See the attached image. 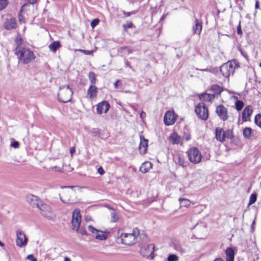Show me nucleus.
I'll use <instances>...</instances> for the list:
<instances>
[{"label":"nucleus","instance_id":"obj_22","mask_svg":"<svg viewBox=\"0 0 261 261\" xmlns=\"http://www.w3.org/2000/svg\"><path fill=\"white\" fill-rule=\"evenodd\" d=\"M180 140V137L176 133H172L170 136V140L173 144H179Z\"/></svg>","mask_w":261,"mask_h":261},{"label":"nucleus","instance_id":"obj_48","mask_svg":"<svg viewBox=\"0 0 261 261\" xmlns=\"http://www.w3.org/2000/svg\"><path fill=\"white\" fill-rule=\"evenodd\" d=\"M80 51L82 53H83L85 55H90L92 54L91 50H84V49H80Z\"/></svg>","mask_w":261,"mask_h":261},{"label":"nucleus","instance_id":"obj_57","mask_svg":"<svg viewBox=\"0 0 261 261\" xmlns=\"http://www.w3.org/2000/svg\"><path fill=\"white\" fill-rule=\"evenodd\" d=\"M70 152L71 155L75 152V149L74 147H72L70 149Z\"/></svg>","mask_w":261,"mask_h":261},{"label":"nucleus","instance_id":"obj_34","mask_svg":"<svg viewBox=\"0 0 261 261\" xmlns=\"http://www.w3.org/2000/svg\"><path fill=\"white\" fill-rule=\"evenodd\" d=\"M254 122L255 124L261 128V115L257 114L255 116L254 118Z\"/></svg>","mask_w":261,"mask_h":261},{"label":"nucleus","instance_id":"obj_45","mask_svg":"<svg viewBox=\"0 0 261 261\" xmlns=\"http://www.w3.org/2000/svg\"><path fill=\"white\" fill-rule=\"evenodd\" d=\"M11 146L14 148H18L19 146V143L17 141H13L11 143Z\"/></svg>","mask_w":261,"mask_h":261},{"label":"nucleus","instance_id":"obj_49","mask_svg":"<svg viewBox=\"0 0 261 261\" xmlns=\"http://www.w3.org/2000/svg\"><path fill=\"white\" fill-rule=\"evenodd\" d=\"M240 53L241 55L247 60H248V56L247 54L242 49H240Z\"/></svg>","mask_w":261,"mask_h":261},{"label":"nucleus","instance_id":"obj_4","mask_svg":"<svg viewBox=\"0 0 261 261\" xmlns=\"http://www.w3.org/2000/svg\"><path fill=\"white\" fill-rule=\"evenodd\" d=\"M73 91L69 85L60 87L58 94V98L61 102L66 103L69 101L72 98Z\"/></svg>","mask_w":261,"mask_h":261},{"label":"nucleus","instance_id":"obj_28","mask_svg":"<svg viewBox=\"0 0 261 261\" xmlns=\"http://www.w3.org/2000/svg\"><path fill=\"white\" fill-rule=\"evenodd\" d=\"M179 201L181 206L189 207L190 205L191 202L187 199L180 198Z\"/></svg>","mask_w":261,"mask_h":261},{"label":"nucleus","instance_id":"obj_36","mask_svg":"<svg viewBox=\"0 0 261 261\" xmlns=\"http://www.w3.org/2000/svg\"><path fill=\"white\" fill-rule=\"evenodd\" d=\"M202 71H205L213 73H217L219 71V69L214 67H208L205 69H201Z\"/></svg>","mask_w":261,"mask_h":261},{"label":"nucleus","instance_id":"obj_38","mask_svg":"<svg viewBox=\"0 0 261 261\" xmlns=\"http://www.w3.org/2000/svg\"><path fill=\"white\" fill-rule=\"evenodd\" d=\"M178 259V257L175 254H170L168 256L167 260L168 261H177Z\"/></svg>","mask_w":261,"mask_h":261},{"label":"nucleus","instance_id":"obj_9","mask_svg":"<svg viewBox=\"0 0 261 261\" xmlns=\"http://www.w3.org/2000/svg\"><path fill=\"white\" fill-rule=\"evenodd\" d=\"M16 237V243L17 246L22 247L27 245L28 240L24 232L21 230H18Z\"/></svg>","mask_w":261,"mask_h":261},{"label":"nucleus","instance_id":"obj_35","mask_svg":"<svg viewBox=\"0 0 261 261\" xmlns=\"http://www.w3.org/2000/svg\"><path fill=\"white\" fill-rule=\"evenodd\" d=\"M256 198H257L256 194L252 193L250 196L249 201L248 203L249 205H251L253 203H254L256 201Z\"/></svg>","mask_w":261,"mask_h":261},{"label":"nucleus","instance_id":"obj_5","mask_svg":"<svg viewBox=\"0 0 261 261\" xmlns=\"http://www.w3.org/2000/svg\"><path fill=\"white\" fill-rule=\"evenodd\" d=\"M187 155L190 162L197 164L199 163L202 159L201 152L196 147H193L187 151Z\"/></svg>","mask_w":261,"mask_h":261},{"label":"nucleus","instance_id":"obj_19","mask_svg":"<svg viewBox=\"0 0 261 261\" xmlns=\"http://www.w3.org/2000/svg\"><path fill=\"white\" fill-rule=\"evenodd\" d=\"M215 137L217 140L223 142L225 141L224 131L222 128H217L215 130Z\"/></svg>","mask_w":261,"mask_h":261},{"label":"nucleus","instance_id":"obj_50","mask_svg":"<svg viewBox=\"0 0 261 261\" xmlns=\"http://www.w3.org/2000/svg\"><path fill=\"white\" fill-rule=\"evenodd\" d=\"M97 171L100 175H103L105 173L104 170L102 167L98 168L97 169Z\"/></svg>","mask_w":261,"mask_h":261},{"label":"nucleus","instance_id":"obj_56","mask_svg":"<svg viewBox=\"0 0 261 261\" xmlns=\"http://www.w3.org/2000/svg\"><path fill=\"white\" fill-rule=\"evenodd\" d=\"M255 9H258L259 8V2L258 1L255 2Z\"/></svg>","mask_w":261,"mask_h":261},{"label":"nucleus","instance_id":"obj_20","mask_svg":"<svg viewBox=\"0 0 261 261\" xmlns=\"http://www.w3.org/2000/svg\"><path fill=\"white\" fill-rule=\"evenodd\" d=\"M98 90L94 85H90L87 91V95L90 99H93L97 96Z\"/></svg>","mask_w":261,"mask_h":261},{"label":"nucleus","instance_id":"obj_32","mask_svg":"<svg viewBox=\"0 0 261 261\" xmlns=\"http://www.w3.org/2000/svg\"><path fill=\"white\" fill-rule=\"evenodd\" d=\"M244 102L241 100H237L236 102V108L238 111H241L244 107Z\"/></svg>","mask_w":261,"mask_h":261},{"label":"nucleus","instance_id":"obj_2","mask_svg":"<svg viewBox=\"0 0 261 261\" xmlns=\"http://www.w3.org/2000/svg\"><path fill=\"white\" fill-rule=\"evenodd\" d=\"M15 53L18 56L19 60L24 64L32 62L35 59V55L33 51L26 47L17 46Z\"/></svg>","mask_w":261,"mask_h":261},{"label":"nucleus","instance_id":"obj_43","mask_svg":"<svg viewBox=\"0 0 261 261\" xmlns=\"http://www.w3.org/2000/svg\"><path fill=\"white\" fill-rule=\"evenodd\" d=\"M137 12V11H136V10L132 11L129 12H126L124 11H123V13L126 17H129L131 15H134V14H136Z\"/></svg>","mask_w":261,"mask_h":261},{"label":"nucleus","instance_id":"obj_13","mask_svg":"<svg viewBox=\"0 0 261 261\" xmlns=\"http://www.w3.org/2000/svg\"><path fill=\"white\" fill-rule=\"evenodd\" d=\"M110 104L107 101H103L98 103L96 106V112L100 115L102 113H107L110 109Z\"/></svg>","mask_w":261,"mask_h":261},{"label":"nucleus","instance_id":"obj_42","mask_svg":"<svg viewBox=\"0 0 261 261\" xmlns=\"http://www.w3.org/2000/svg\"><path fill=\"white\" fill-rule=\"evenodd\" d=\"M99 22V20L98 18L93 19L91 22V26L92 28L95 27Z\"/></svg>","mask_w":261,"mask_h":261},{"label":"nucleus","instance_id":"obj_44","mask_svg":"<svg viewBox=\"0 0 261 261\" xmlns=\"http://www.w3.org/2000/svg\"><path fill=\"white\" fill-rule=\"evenodd\" d=\"M50 169L51 170V171H54V172H57V171L62 172V168H61L58 166H56L51 167Z\"/></svg>","mask_w":261,"mask_h":261},{"label":"nucleus","instance_id":"obj_1","mask_svg":"<svg viewBox=\"0 0 261 261\" xmlns=\"http://www.w3.org/2000/svg\"><path fill=\"white\" fill-rule=\"evenodd\" d=\"M28 201L32 206L37 207L40 210L42 215L44 217L49 220H52L54 218L55 215L50 207L46 204H39L37 196L33 195H29L28 197Z\"/></svg>","mask_w":261,"mask_h":261},{"label":"nucleus","instance_id":"obj_11","mask_svg":"<svg viewBox=\"0 0 261 261\" xmlns=\"http://www.w3.org/2000/svg\"><path fill=\"white\" fill-rule=\"evenodd\" d=\"M154 246L153 244L148 245L142 248L141 250V254L147 257L152 259L153 258Z\"/></svg>","mask_w":261,"mask_h":261},{"label":"nucleus","instance_id":"obj_39","mask_svg":"<svg viewBox=\"0 0 261 261\" xmlns=\"http://www.w3.org/2000/svg\"><path fill=\"white\" fill-rule=\"evenodd\" d=\"M95 238L97 240L103 241V240H105L107 239V236L106 234H103V233L97 234Z\"/></svg>","mask_w":261,"mask_h":261},{"label":"nucleus","instance_id":"obj_46","mask_svg":"<svg viewBox=\"0 0 261 261\" xmlns=\"http://www.w3.org/2000/svg\"><path fill=\"white\" fill-rule=\"evenodd\" d=\"M27 258L31 261H37V259L34 257L33 254L28 255Z\"/></svg>","mask_w":261,"mask_h":261},{"label":"nucleus","instance_id":"obj_40","mask_svg":"<svg viewBox=\"0 0 261 261\" xmlns=\"http://www.w3.org/2000/svg\"><path fill=\"white\" fill-rule=\"evenodd\" d=\"M88 230L91 232H92V233H98V232H101L100 230H98L95 228H94L91 225H89L88 227ZM101 232H103L102 231H101Z\"/></svg>","mask_w":261,"mask_h":261},{"label":"nucleus","instance_id":"obj_7","mask_svg":"<svg viewBox=\"0 0 261 261\" xmlns=\"http://www.w3.org/2000/svg\"><path fill=\"white\" fill-rule=\"evenodd\" d=\"M195 113L199 118L206 120L208 117V112L205 104L203 102L198 103L195 107Z\"/></svg>","mask_w":261,"mask_h":261},{"label":"nucleus","instance_id":"obj_55","mask_svg":"<svg viewBox=\"0 0 261 261\" xmlns=\"http://www.w3.org/2000/svg\"><path fill=\"white\" fill-rule=\"evenodd\" d=\"M185 139L186 141H189L190 139H191V136L190 135H187L186 136H185Z\"/></svg>","mask_w":261,"mask_h":261},{"label":"nucleus","instance_id":"obj_18","mask_svg":"<svg viewBox=\"0 0 261 261\" xmlns=\"http://www.w3.org/2000/svg\"><path fill=\"white\" fill-rule=\"evenodd\" d=\"M16 21L14 18H11L6 20L4 23V28L6 30H11L15 29L16 27Z\"/></svg>","mask_w":261,"mask_h":261},{"label":"nucleus","instance_id":"obj_30","mask_svg":"<svg viewBox=\"0 0 261 261\" xmlns=\"http://www.w3.org/2000/svg\"><path fill=\"white\" fill-rule=\"evenodd\" d=\"M88 77L91 83V85H94L96 82L95 74L93 72H90L88 74Z\"/></svg>","mask_w":261,"mask_h":261},{"label":"nucleus","instance_id":"obj_58","mask_svg":"<svg viewBox=\"0 0 261 261\" xmlns=\"http://www.w3.org/2000/svg\"><path fill=\"white\" fill-rule=\"evenodd\" d=\"M255 223V220H254V221L252 222V223L251 224V229L252 230H253L254 229Z\"/></svg>","mask_w":261,"mask_h":261},{"label":"nucleus","instance_id":"obj_16","mask_svg":"<svg viewBox=\"0 0 261 261\" xmlns=\"http://www.w3.org/2000/svg\"><path fill=\"white\" fill-rule=\"evenodd\" d=\"M202 27L201 21L196 18L192 27V31L193 34L200 35L202 30Z\"/></svg>","mask_w":261,"mask_h":261},{"label":"nucleus","instance_id":"obj_23","mask_svg":"<svg viewBox=\"0 0 261 261\" xmlns=\"http://www.w3.org/2000/svg\"><path fill=\"white\" fill-rule=\"evenodd\" d=\"M215 95L214 94L202 93L199 95V99L201 100H206L210 101L214 99Z\"/></svg>","mask_w":261,"mask_h":261},{"label":"nucleus","instance_id":"obj_27","mask_svg":"<svg viewBox=\"0 0 261 261\" xmlns=\"http://www.w3.org/2000/svg\"><path fill=\"white\" fill-rule=\"evenodd\" d=\"M60 46V44L59 41H54L49 45L48 47L51 51L56 52L57 48H58Z\"/></svg>","mask_w":261,"mask_h":261},{"label":"nucleus","instance_id":"obj_31","mask_svg":"<svg viewBox=\"0 0 261 261\" xmlns=\"http://www.w3.org/2000/svg\"><path fill=\"white\" fill-rule=\"evenodd\" d=\"M224 137L225 139H232L233 137V132L230 129H227L224 131Z\"/></svg>","mask_w":261,"mask_h":261},{"label":"nucleus","instance_id":"obj_54","mask_svg":"<svg viewBox=\"0 0 261 261\" xmlns=\"http://www.w3.org/2000/svg\"><path fill=\"white\" fill-rule=\"evenodd\" d=\"M79 231L80 233H81L82 234H86V233L85 232V230H83V229H79V230L77 231Z\"/></svg>","mask_w":261,"mask_h":261},{"label":"nucleus","instance_id":"obj_6","mask_svg":"<svg viewBox=\"0 0 261 261\" xmlns=\"http://www.w3.org/2000/svg\"><path fill=\"white\" fill-rule=\"evenodd\" d=\"M236 64L235 62L232 61H228L227 63L223 64L221 67L220 71L221 72L222 75L225 77H228L231 74L233 73Z\"/></svg>","mask_w":261,"mask_h":261},{"label":"nucleus","instance_id":"obj_37","mask_svg":"<svg viewBox=\"0 0 261 261\" xmlns=\"http://www.w3.org/2000/svg\"><path fill=\"white\" fill-rule=\"evenodd\" d=\"M8 4V0H0V11L5 9Z\"/></svg>","mask_w":261,"mask_h":261},{"label":"nucleus","instance_id":"obj_60","mask_svg":"<svg viewBox=\"0 0 261 261\" xmlns=\"http://www.w3.org/2000/svg\"><path fill=\"white\" fill-rule=\"evenodd\" d=\"M119 82V80H117V81L115 82V83H114V86H115V88H117Z\"/></svg>","mask_w":261,"mask_h":261},{"label":"nucleus","instance_id":"obj_51","mask_svg":"<svg viewBox=\"0 0 261 261\" xmlns=\"http://www.w3.org/2000/svg\"><path fill=\"white\" fill-rule=\"evenodd\" d=\"M237 33L239 35H241L242 34V30H241V27L240 24H239L237 27Z\"/></svg>","mask_w":261,"mask_h":261},{"label":"nucleus","instance_id":"obj_3","mask_svg":"<svg viewBox=\"0 0 261 261\" xmlns=\"http://www.w3.org/2000/svg\"><path fill=\"white\" fill-rule=\"evenodd\" d=\"M139 234V229L136 227L133 228L130 233H122L120 237L117 238V241L125 245H132L137 242V239Z\"/></svg>","mask_w":261,"mask_h":261},{"label":"nucleus","instance_id":"obj_59","mask_svg":"<svg viewBox=\"0 0 261 261\" xmlns=\"http://www.w3.org/2000/svg\"><path fill=\"white\" fill-rule=\"evenodd\" d=\"M146 115V114L145 112H144L143 111H142L141 113H140V117L141 118H143Z\"/></svg>","mask_w":261,"mask_h":261},{"label":"nucleus","instance_id":"obj_8","mask_svg":"<svg viewBox=\"0 0 261 261\" xmlns=\"http://www.w3.org/2000/svg\"><path fill=\"white\" fill-rule=\"evenodd\" d=\"M81 223V215L79 209H75L72 215V229L78 231Z\"/></svg>","mask_w":261,"mask_h":261},{"label":"nucleus","instance_id":"obj_29","mask_svg":"<svg viewBox=\"0 0 261 261\" xmlns=\"http://www.w3.org/2000/svg\"><path fill=\"white\" fill-rule=\"evenodd\" d=\"M175 163L178 164L182 167L187 166V163L185 162L184 159L180 156H177V158L175 159Z\"/></svg>","mask_w":261,"mask_h":261},{"label":"nucleus","instance_id":"obj_10","mask_svg":"<svg viewBox=\"0 0 261 261\" xmlns=\"http://www.w3.org/2000/svg\"><path fill=\"white\" fill-rule=\"evenodd\" d=\"M176 119L175 113L172 111H168L164 115V122L166 125H171L175 123Z\"/></svg>","mask_w":261,"mask_h":261},{"label":"nucleus","instance_id":"obj_12","mask_svg":"<svg viewBox=\"0 0 261 261\" xmlns=\"http://www.w3.org/2000/svg\"><path fill=\"white\" fill-rule=\"evenodd\" d=\"M216 112L223 121H226L228 117L227 109L223 105H219L216 107Z\"/></svg>","mask_w":261,"mask_h":261},{"label":"nucleus","instance_id":"obj_17","mask_svg":"<svg viewBox=\"0 0 261 261\" xmlns=\"http://www.w3.org/2000/svg\"><path fill=\"white\" fill-rule=\"evenodd\" d=\"M148 146V140L143 136H140V143L139 145V151L141 154H144Z\"/></svg>","mask_w":261,"mask_h":261},{"label":"nucleus","instance_id":"obj_25","mask_svg":"<svg viewBox=\"0 0 261 261\" xmlns=\"http://www.w3.org/2000/svg\"><path fill=\"white\" fill-rule=\"evenodd\" d=\"M109 209L111 210V221L112 222L115 223L119 219V217L118 215L116 214L114 210L111 207L108 206H107Z\"/></svg>","mask_w":261,"mask_h":261},{"label":"nucleus","instance_id":"obj_63","mask_svg":"<svg viewBox=\"0 0 261 261\" xmlns=\"http://www.w3.org/2000/svg\"><path fill=\"white\" fill-rule=\"evenodd\" d=\"M125 65L126 66L129 67V68H132L129 63L127 61L125 62Z\"/></svg>","mask_w":261,"mask_h":261},{"label":"nucleus","instance_id":"obj_61","mask_svg":"<svg viewBox=\"0 0 261 261\" xmlns=\"http://www.w3.org/2000/svg\"><path fill=\"white\" fill-rule=\"evenodd\" d=\"M93 133L95 134H97L99 133V130L98 129H94L93 130Z\"/></svg>","mask_w":261,"mask_h":261},{"label":"nucleus","instance_id":"obj_14","mask_svg":"<svg viewBox=\"0 0 261 261\" xmlns=\"http://www.w3.org/2000/svg\"><path fill=\"white\" fill-rule=\"evenodd\" d=\"M226 261H234V253L232 248H227L225 250ZM214 261H224L221 258H217Z\"/></svg>","mask_w":261,"mask_h":261},{"label":"nucleus","instance_id":"obj_15","mask_svg":"<svg viewBox=\"0 0 261 261\" xmlns=\"http://www.w3.org/2000/svg\"><path fill=\"white\" fill-rule=\"evenodd\" d=\"M252 113V109L250 106H248L245 107L242 114L243 121L246 122L249 120Z\"/></svg>","mask_w":261,"mask_h":261},{"label":"nucleus","instance_id":"obj_26","mask_svg":"<svg viewBox=\"0 0 261 261\" xmlns=\"http://www.w3.org/2000/svg\"><path fill=\"white\" fill-rule=\"evenodd\" d=\"M211 90L214 92V94L220 95L221 92L223 91V89L217 85H214L211 87Z\"/></svg>","mask_w":261,"mask_h":261},{"label":"nucleus","instance_id":"obj_21","mask_svg":"<svg viewBox=\"0 0 261 261\" xmlns=\"http://www.w3.org/2000/svg\"><path fill=\"white\" fill-rule=\"evenodd\" d=\"M152 164L149 161L144 162L140 167V171L143 173H146L152 168Z\"/></svg>","mask_w":261,"mask_h":261},{"label":"nucleus","instance_id":"obj_33","mask_svg":"<svg viewBox=\"0 0 261 261\" xmlns=\"http://www.w3.org/2000/svg\"><path fill=\"white\" fill-rule=\"evenodd\" d=\"M15 41L16 44L17 45V46H20V45L22 44L23 39L20 34H18L17 35Z\"/></svg>","mask_w":261,"mask_h":261},{"label":"nucleus","instance_id":"obj_47","mask_svg":"<svg viewBox=\"0 0 261 261\" xmlns=\"http://www.w3.org/2000/svg\"><path fill=\"white\" fill-rule=\"evenodd\" d=\"M124 28L125 29H129V28H132L133 27V23L132 22H127L126 23V24H124L123 25Z\"/></svg>","mask_w":261,"mask_h":261},{"label":"nucleus","instance_id":"obj_62","mask_svg":"<svg viewBox=\"0 0 261 261\" xmlns=\"http://www.w3.org/2000/svg\"><path fill=\"white\" fill-rule=\"evenodd\" d=\"M166 15H167L166 14H164V15H163L161 17V18H160V21H162V20H163L165 19V18L166 17Z\"/></svg>","mask_w":261,"mask_h":261},{"label":"nucleus","instance_id":"obj_52","mask_svg":"<svg viewBox=\"0 0 261 261\" xmlns=\"http://www.w3.org/2000/svg\"><path fill=\"white\" fill-rule=\"evenodd\" d=\"M122 50H124V51H126L127 52L128 54H129L130 53L132 52V50L131 49H130L129 48L127 47H123L122 48Z\"/></svg>","mask_w":261,"mask_h":261},{"label":"nucleus","instance_id":"obj_41","mask_svg":"<svg viewBox=\"0 0 261 261\" xmlns=\"http://www.w3.org/2000/svg\"><path fill=\"white\" fill-rule=\"evenodd\" d=\"M27 4H24L22 7H21V9L19 13V14H18V19H19V21L20 22H24V20H23V17L21 14V12L22 11V9L24 7H25V6H27Z\"/></svg>","mask_w":261,"mask_h":261},{"label":"nucleus","instance_id":"obj_24","mask_svg":"<svg viewBox=\"0 0 261 261\" xmlns=\"http://www.w3.org/2000/svg\"><path fill=\"white\" fill-rule=\"evenodd\" d=\"M243 134L245 139H250L253 135V132L250 127H246L244 129Z\"/></svg>","mask_w":261,"mask_h":261},{"label":"nucleus","instance_id":"obj_53","mask_svg":"<svg viewBox=\"0 0 261 261\" xmlns=\"http://www.w3.org/2000/svg\"><path fill=\"white\" fill-rule=\"evenodd\" d=\"M25 1L28 2V3H29L30 4L33 5L37 2V0H25Z\"/></svg>","mask_w":261,"mask_h":261},{"label":"nucleus","instance_id":"obj_64","mask_svg":"<svg viewBox=\"0 0 261 261\" xmlns=\"http://www.w3.org/2000/svg\"><path fill=\"white\" fill-rule=\"evenodd\" d=\"M64 261H71L70 258L66 257L64 258Z\"/></svg>","mask_w":261,"mask_h":261}]
</instances>
